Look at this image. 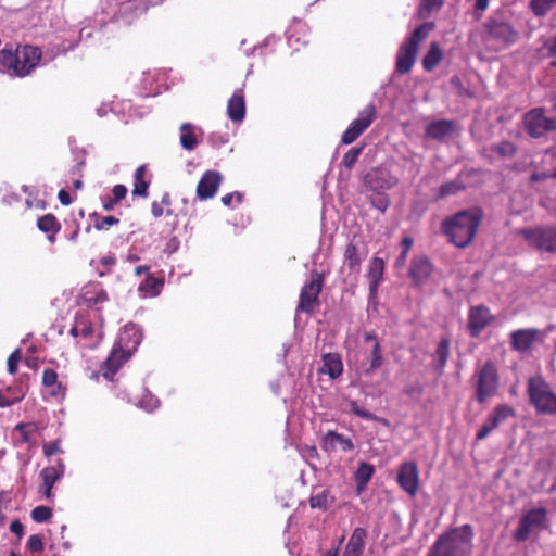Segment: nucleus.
Here are the masks:
<instances>
[{
    "label": "nucleus",
    "mask_w": 556,
    "mask_h": 556,
    "mask_svg": "<svg viewBox=\"0 0 556 556\" xmlns=\"http://www.w3.org/2000/svg\"><path fill=\"white\" fill-rule=\"evenodd\" d=\"M146 166L140 165L135 172L134 195L147 197L149 182L144 180Z\"/></svg>",
    "instance_id": "nucleus-33"
},
{
    "label": "nucleus",
    "mask_w": 556,
    "mask_h": 556,
    "mask_svg": "<svg viewBox=\"0 0 556 556\" xmlns=\"http://www.w3.org/2000/svg\"><path fill=\"white\" fill-rule=\"evenodd\" d=\"M324 275L318 271L311 274L309 280L302 287L298 311L312 313L315 304L318 301V296L323 290Z\"/></svg>",
    "instance_id": "nucleus-10"
},
{
    "label": "nucleus",
    "mask_w": 556,
    "mask_h": 556,
    "mask_svg": "<svg viewBox=\"0 0 556 556\" xmlns=\"http://www.w3.org/2000/svg\"><path fill=\"white\" fill-rule=\"evenodd\" d=\"M180 144L188 151H192L198 144L193 126L189 123H185L180 126Z\"/></svg>",
    "instance_id": "nucleus-31"
},
{
    "label": "nucleus",
    "mask_w": 556,
    "mask_h": 556,
    "mask_svg": "<svg viewBox=\"0 0 556 556\" xmlns=\"http://www.w3.org/2000/svg\"><path fill=\"white\" fill-rule=\"evenodd\" d=\"M498 388V375L495 365L486 362L477 374L476 396L479 403H484L493 396Z\"/></svg>",
    "instance_id": "nucleus-8"
},
{
    "label": "nucleus",
    "mask_w": 556,
    "mask_h": 556,
    "mask_svg": "<svg viewBox=\"0 0 556 556\" xmlns=\"http://www.w3.org/2000/svg\"><path fill=\"white\" fill-rule=\"evenodd\" d=\"M443 4V0H421L419 7L420 17H427L431 12L439 11Z\"/></svg>",
    "instance_id": "nucleus-42"
},
{
    "label": "nucleus",
    "mask_w": 556,
    "mask_h": 556,
    "mask_svg": "<svg viewBox=\"0 0 556 556\" xmlns=\"http://www.w3.org/2000/svg\"><path fill=\"white\" fill-rule=\"evenodd\" d=\"M42 383L45 387L52 388L51 393L58 394L61 389V384L58 382V374L50 368H47L42 372Z\"/></svg>",
    "instance_id": "nucleus-39"
},
{
    "label": "nucleus",
    "mask_w": 556,
    "mask_h": 556,
    "mask_svg": "<svg viewBox=\"0 0 556 556\" xmlns=\"http://www.w3.org/2000/svg\"><path fill=\"white\" fill-rule=\"evenodd\" d=\"M522 124L526 132L534 139L556 131V117L546 116L544 108H534L528 111L522 117Z\"/></svg>",
    "instance_id": "nucleus-5"
},
{
    "label": "nucleus",
    "mask_w": 556,
    "mask_h": 556,
    "mask_svg": "<svg viewBox=\"0 0 556 556\" xmlns=\"http://www.w3.org/2000/svg\"><path fill=\"white\" fill-rule=\"evenodd\" d=\"M547 510L545 508H534L528 511L519 521V526L515 532V539L525 542L530 534L545 527Z\"/></svg>",
    "instance_id": "nucleus-11"
},
{
    "label": "nucleus",
    "mask_w": 556,
    "mask_h": 556,
    "mask_svg": "<svg viewBox=\"0 0 556 556\" xmlns=\"http://www.w3.org/2000/svg\"><path fill=\"white\" fill-rule=\"evenodd\" d=\"M364 339L367 342H372V344H375L376 342H379L377 339V336L374 332H366L364 334Z\"/></svg>",
    "instance_id": "nucleus-63"
},
{
    "label": "nucleus",
    "mask_w": 556,
    "mask_h": 556,
    "mask_svg": "<svg viewBox=\"0 0 556 556\" xmlns=\"http://www.w3.org/2000/svg\"><path fill=\"white\" fill-rule=\"evenodd\" d=\"M63 467H47L41 470L40 478L42 479V488L43 494L46 498H50L52 496V488L54 483L62 477Z\"/></svg>",
    "instance_id": "nucleus-28"
},
{
    "label": "nucleus",
    "mask_w": 556,
    "mask_h": 556,
    "mask_svg": "<svg viewBox=\"0 0 556 556\" xmlns=\"http://www.w3.org/2000/svg\"><path fill=\"white\" fill-rule=\"evenodd\" d=\"M443 52L438 42H431L427 54L422 59V66L427 72L432 71L442 60Z\"/></svg>",
    "instance_id": "nucleus-30"
},
{
    "label": "nucleus",
    "mask_w": 556,
    "mask_h": 556,
    "mask_svg": "<svg viewBox=\"0 0 556 556\" xmlns=\"http://www.w3.org/2000/svg\"><path fill=\"white\" fill-rule=\"evenodd\" d=\"M117 202H114L113 198H110L103 202V208L105 211H112Z\"/></svg>",
    "instance_id": "nucleus-62"
},
{
    "label": "nucleus",
    "mask_w": 556,
    "mask_h": 556,
    "mask_svg": "<svg viewBox=\"0 0 556 556\" xmlns=\"http://www.w3.org/2000/svg\"><path fill=\"white\" fill-rule=\"evenodd\" d=\"M374 466L367 463H361L358 466L356 472H355V480L357 483L358 491H362L368 481L371 479L374 475Z\"/></svg>",
    "instance_id": "nucleus-34"
},
{
    "label": "nucleus",
    "mask_w": 556,
    "mask_h": 556,
    "mask_svg": "<svg viewBox=\"0 0 556 556\" xmlns=\"http://www.w3.org/2000/svg\"><path fill=\"white\" fill-rule=\"evenodd\" d=\"M27 547L31 552H41L43 549L42 539L39 534H33L29 536Z\"/></svg>",
    "instance_id": "nucleus-49"
},
{
    "label": "nucleus",
    "mask_w": 556,
    "mask_h": 556,
    "mask_svg": "<svg viewBox=\"0 0 556 556\" xmlns=\"http://www.w3.org/2000/svg\"><path fill=\"white\" fill-rule=\"evenodd\" d=\"M41 51L33 46H24L15 51L3 49L0 51V65L13 76L28 75L39 63Z\"/></svg>",
    "instance_id": "nucleus-3"
},
{
    "label": "nucleus",
    "mask_w": 556,
    "mask_h": 556,
    "mask_svg": "<svg viewBox=\"0 0 556 556\" xmlns=\"http://www.w3.org/2000/svg\"><path fill=\"white\" fill-rule=\"evenodd\" d=\"M556 5V0H530L529 8L536 17H544Z\"/></svg>",
    "instance_id": "nucleus-35"
},
{
    "label": "nucleus",
    "mask_w": 556,
    "mask_h": 556,
    "mask_svg": "<svg viewBox=\"0 0 556 556\" xmlns=\"http://www.w3.org/2000/svg\"><path fill=\"white\" fill-rule=\"evenodd\" d=\"M433 28V23H424L417 27L407 41L400 47L396 56V73L404 75L412 70L416 61L419 43L429 36Z\"/></svg>",
    "instance_id": "nucleus-4"
},
{
    "label": "nucleus",
    "mask_w": 556,
    "mask_h": 556,
    "mask_svg": "<svg viewBox=\"0 0 556 556\" xmlns=\"http://www.w3.org/2000/svg\"><path fill=\"white\" fill-rule=\"evenodd\" d=\"M366 538L367 532L364 528H355L352 532V535L345 546L342 556H362L365 547Z\"/></svg>",
    "instance_id": "nucleus-24"
},
{
    "label": "nucleus",
    "mask_w": 556,
    "mask_h": 556,
    "mask_svg": "<svg viewBox=\"0 0 556 556\" xmlns=\"http://www.w3.org/2000/svg\"><path fill=\"white\" fill-rule=\"evenodd\" d=\"M464 185L457 180L448 181L446 184H443L439 189L438 197L440 199L456 194L460 190H463Z\"/></svg>",
    "instance_id": "nucleus-40"
},
{
    "label": "nucleus",
    "mask_w": 556,
    "mask_h": 556,
    "mask_svg": "<svg viewBox=\"0 0 556 556\" xmlns=\"http://www.w3.org/2000/svg\"><path fill=\"white\" fill-rule=\"evenodd\" d=\"M472 540L473 530L469 525L453 528L438 538L429 556H470Z\"/></svg>",
    "instance_id": "nucleus-2"
},
{
    "label": "nucleus",
    "mask_w": 556,
    "mask_h": 556,
    "mask_svg": "<svg viewBox=\"0 0 556 556\" xmlns=\"http://www.w3.org/2000/svg\"><path fill=\"white\" fill-rule=\"evenodd\" d=\"M321 447L327 453L351 452L354 450V443L349 437L336 431H328L321 439Z\"/></svg>",
    "instance_id": "nucleus-19"
},
{
    "label": "nucleus",
    "mask_w": 556,
    "mask_h": 556,
    "mask_svg": "<svg viewBox=\"0 0 556 556\" xmlns=\"http://www.w3.org/2000/svg\"><path fill=\"white\" fill-rule=\"evenodd\" d=\"M118 219L114 216H104V217H101V218H98L96 224H94V228L97 230H106L109 229L110 227L114 226V225H117L118 224Z\"/></svg>",
    "instance_id": "nucleus-47"
},
{
    "label": "nucleus",
    "mask_w": 556,
    "mask_h": 556,
    "mask_svg": "<svg viewBox=\"0 0 556 556\" xmlns=\"http://www.w3.org/2000/svg\"><path fill=\"white\" fill-rule=\"evenodd\" d=\"M384 271V262L382 258L375 256L369 264L368 270V280H369V291L370 295H376L379 283L382 279Z\"/></svg>",
    "instance_id": "nucleus-25"
},
{
    "label": "nucleus",
    "mask_w": 556,
    "mask_h": 556,
    "mask_svg": "<svg viewBox=\"0 0 556 556\" xmlns=\"http://www.w3.org/2000/svg\"><path fill=\"white\" fill-rule=\"evenodd\" d=\"M402 247H403V251L404 252H407L410 250V248L413 247V239L409 238V237H405L403 240H402Z\"/></svg>",
    "instance_id": "nucleus-61"
},
{
    "label": "nucleus",
    "mask_w": 556,
    "mask_h": 556,
    "mask_svg": "<svg viewBox=\"0 0 556 556\" xmlns=\"http://www.w3.org/2000/svg\"><path fill=\"white\" fill-rule=\"evenodd\" d=\"M456 129L452 121L441 119L430 123L426 128L427 137L435 140H442L450 137Z\"/></svg>",
    "instance_id": "nucleus-22"
},
{
    "label": "nucleus",
    "mask_w": 556,
    "mask_h": 556,
    "mask_svg": "<svg viewBox=\"0 0 556 556\" xmlns=\"http://www.w3.org/2000/svg\"><path fill=\"white\" fill-rule=\"evenodd\" d=\"M163 203H166V204L169 203L167 195H165L163 198L162 203H157V202L152 203L151 212L154 217L159 218L163 215V205H162Z\"/></svg>",
    "instance_id": "nucleus-53"
},
{
    "label": "nucleus",
    "mask_w": 556,
    "mask_h": 556,
    "mask_svg": "<svg viewBox=\"0 0 556 556\" xmlns=\"http://www.w3.org/2000/svg\"><path fill=\"white\" fill-rule=\"evenodd\" d=\"M493 320L490 309L485 306H475L469 312V331L471 337H478L481 331Z\"/></svg>",
    "instance_id": "nucleus-20"
},
{
    "label": "nucleus",
    "mask_w": 556,
    "mask_h": 556,
    "mask_svg": "<svg viewBox=\"0 0 556 556\" xmlns=\"http://www.w3.org/2000/svg\"><path fill=\"white\" fill-rule=\"evenodd\" d=\"M483 28L485 30V40L495 41L501 47H508L519 38V33L515 27L501 17L488 20Z\"/></svg>",
    "instance_id": "nucleus-6"
},
{
    "label": "nucleus",
    "mask_w": 556,
    "mask_h": 556,
    "mask_svg": "<svg viewBox=\"0 0 556 556\" xmlns=\"http://www.w3.org/2000/svg\"><path fill=\"white\" fill-rule=\"evenodd\" d=\"M407 254H408L407 252L402 251V253L399 255V257L395 261L396 268H402L405 265Z\"/></svg>",
    "instance_id": "nucleus-60"
},
{
    "label": "nucleus",
    "mask_w": 556,
    "mask_h": 556,
    "mask_svg": "<svg viewBox=\"0 0 556 556\" xmlns=\"http://www.w3.org/2000/svg\"><path fill=\"white\" fill-rule=\"evenodd\" d=\"M529 393L532 404L540 413L556 414V394L545 381L541 379L530 380Z\"/></svg>",
    "instance_id": "nucleus-7"
},
{
    "label": "nucleus",
    "mask_w": 556,
    "mask_h": 556,
    "mask_svg": "<svg viewBox=\"0 0 556 556\" xmlns=\"http://www.w3.org/2000/svg\"><path fill=\"white\" fill-rule=\"evenodd\" d=\"M124 336H126L127 338V343L124 344L122 348L127 352L134 353L142 339L140 330L137 328L136 325L129 324L124 327L123 331L118 336V339H122Z\"/></svg>",
    "instance_id": "nucleus-29"
},
{
    "label": "nucleus",
    "mask_w": 556,
    "mask_h": 556,
    "mask_svg": "<svg viewBox=\"0 0 556 556\" xmlns=\"http://www.w3.org/2000/svg\"><path fill=\"white\" fill-rule=\"evenodd\" d=\"M363 146L352 148L343 155L342 163L346 168H352L355 165L358 156L363 151Z\"/></svg>",
    "instance_id": "nucleus-45"
},
{
    "label": "nucleus",
    "mask_w": 556,
    "mask_h": 556,
    "mask_svg": "<svg viewBox=\"0 0 556 556\" xmlns=\"http://www.w3.org/2000/svg\"><path fill=\"white\" fill-rule=\"evenodd\" d=\"M81 318L83 317H76L75 318V323L73 325V327L71 328L70 330V333L74 337V338H78L79 337V330H80V325H81Z\"/></svg>",
    "instance_id": "nucleus-58"
},
{
    "label": "nucleus",
    "mask_w": 556,
    "mask_h": 556,
    "mask_svg": "<svg viewBox=\"0 0 556 556\" xmlns=\"http://www.w3.org/2000/svg\"><path fill=\"white\" fill-rule=\"evenodd\" d=\"M321 374L328 375L331 379L341 376L343 365L341 357L337 353H328L323 356V366L319 369Z\"/></svg>",
    "instance_id": "nucleus-26"
},
{
    "label": "nucleus",
    "mask_w": 556,
    "mask_h": 556,
    "mask_svg": "<svg viewBox=\"0 0 556 556\" xmlns=\"http://www.w3.org/2000/svg\"><path fill=\"white\" fill-rule=\"evenodd\" d=\"M60 451V445L58 441L50 442L43 445V453L46 456L50 457Z\"/></svg>",
    "instance_id": "nucleus-54"
},
{
    "label": "nucleus",
    "mask_w": 556,
    "mask_h": 556,
    "mask_svg": "<svg viewBox=\"0 0 556 556\" xmlns=\"http://www.w3.org/2000/svg\"><path fill=\"white\" fill-rule=\"evenodd\" d=\"M24 395H20L13 399H8L4 396L2 392H0V407H9L13 405L15 402H18L23 399Z\"/></svg>",
    "instance_id": "nucleus-55"
},
{
    "label": "nucleus",
    "mask_w": 556,
    "mask_h": 556,
    "mask_svg": "<svg viewBox=\"0 0 556 556\" xmlns=\"http://www.w3.org/2000/svg\"><path fill=\"white\" fill-rule=\"evenodd\" d=\"M52 516L51 508L47 506H37L31 510V518L36 522H45Z\"/></svg>",
    "instance_id": "nucleus-46"
},
{
    "label": "nucleus",
    "mask_w": 556,
    "mask_h": 556,
    "mask_svg": "<svg viewBox=\"0 0 556 556\" xmlns=\"http://www.w3.org/2000/svg\"><path fill=\"white\" fill-rule=\"evenodd\" d=\"M513 350L525 353L541 339V331L534 328L515 330L509 334Z\"/></svg>",
    "instance_id": "nucleus-15"
},
{
    "label": "nucleus",
    "mask_w": 556,
    "mask_h": 556,
    "mask_svg": "<svg viewBox=\"0 0 556 556\" xmlns=\"http://www.w3.org/2000/svg\"><path fill=\"white\" fill-rule=\"evenodd\" d=\"M376 118V109L372 104L362 110L348 129L342 135V143L350 144L354 142L374 122Z\"/></svg>",
    "instance_id": "nucleus-12"
},
{
    "label": "nucleus",
    "mask_w": 556,
    "mask_h": 556,
    "mask_svg": "<svg viewBox=\"0 0 556 556\" xmlns=\"http://www.w3.org/2000/svg\"><path fill=\"white\" fill-rule=\"evenodd\" d=\"M22 359V352L20 349H16L8 358V371L13 375L17 370V365Z\"/></svg>",
    "instance_id": "nucleus-48"
},
{
    "label": "nucleus",
    "mask_w": 556,
    "mask_h": 556,
    "mask_svg": "<svg viewBox=\"0 0 556 556\" xmlns=\"http://www.w3.org/2000/svg\"><path fill=\"white\" fill-rule=\"evenodd\" d=\"M37 226L41 231L47 233H56L60 230V224L52 214H46L39 217Z\"/></svg>",
    "instance_id": "nucleus-37"
},
{
    "label": "nucleus",
    "mask_w": 556,
    "mask_h": 556,
    "mask_svg": "<svg viewBox=\"0 0 556 556\" xmlns=\"http://www.w3.org/2000/svg\"><path fill=\"white\" fill-rule=\"evenodd\" d=\"M519 235L532 247L556 252V227H536L519 230Z\"/></svg>",
    "instance_id": "nucleus-9"
},
{
    "label": "nucleus",
    "mask_w": 556,
    "mask_h": 556,
    "mask_svg": "<svg viewBox=\"0 0 556 556\" xmlns=\"http://www.w3.org/2000/svg\"><path fill=\"white\" fill-rule=\"evenodd\" d=\"M513 415L514 409L510 406L506 404L497 405L477 432L476 439L478 441L484 440L493 430Z\"/></svg>",
    "instance_id": "nucleus-14"
},
{
    "label": "nucleus",
    "mask_w": 556,
    "mask_h": 556,
    "mask_svg": "<svg viewBox=\"0 0 556 556\" xmlns=\"http://www.w3.org/2000/svg\"><path fill=\"white\" fill-rule=\"evenodd\" d=\"M450 355V341L447 339H442L437 348L435 356L439 363V366L442 368L445 366Z\"/></svg>",
    "instance_id": "nucleus-41"
},
{
    "label": "nucleus",
    "mask_w": 556,
    "mask_h": 556,
    "mask_svg": "<svg viewBox=\"0 0 556 556\" xmlns=\"http://www.w3.org/2000/svg\"><path fill=\"white\" fill-rule=\"evenodd\" d=\"M344 260L351 270H358L363 255L358 252L356 245L350 243L344 251Z\"/></svg>",
    "instance_id": "nucleus-36"
},
{
    "label": "nucleus",
    "mask_w": 556,
    "mask_h": 556,
    "mask_svg": "<svg viewBox=\"0 0 556 556\" xmlns=\"http://www.w3.org/2000/svg\"><path fill=\"white\" fill-rule=\"evenodd\" d=\"M127 194V188L124 185H115L112 189V198L114 202H119Z\"/></svg>",
    "instance_id": "nucleus-51"
},
{
    "label": "nucleus",
    "mask_w": 556,
    "mask_h": 556,
    "mask_svg": "<svg viewBox=\"0 0 556 556\" xmlns=\"http://www.w3.org/2000/svg\"><path fill=\"white\" fill-rule=\"evenodd\" d=\"M516 153V144L507 140L493 143L483 149V155L490 161H495L497 159H511Z\"/></svg>",
    "instance_id": "nucleus-21"
},
{
    "label": "nucleus",
    "mask_w": 556,
    "mask_h": 556,
    "mask_svg": "<svg viewBox=\"0 0 556 556\" xmlns=\"http://www.w3.org/2000/svg\"><path fill=\"white\" fill-rule=\"evenodd\" d=\"M149 269H150V267H149V266H147V265H140V266L136 267V269H135V274H136L137 276H140V275H142V274H147V273L149 271Z\"/></svg>",
    "instance_id": "nucleus-64"
},
{
    "label": "nucleus",
    "mask_w": 556,
    "mask_h": 556,
    "mask_svg": "<svg viewBox=\"0 0 556 556\" xmlns=\"http://www.w3.org/2000/svg\"><path fill=\"white\" fill-rule=\"evenodd\" d=\"M58 198L63 205H70L72 203L68 192L64 189L59 191Z\"/></svg>",
    "instance_id": "nucleus-57"
},
{
    "label": "nucleus",
    "mask_w": 556,
    "mask_h": 556,
    "mask_svg": "<svg viewBox=\"0 0 556 556\" xmlns=\"http://www.w3.org/2000/svg\"><path fill=\"white\" fill-rule=\"evenodd\" d=\"M11 532L16 534L18 538H22L24 534V526L18 520H14L10 526Z\"/></svg>",
    "instance_id": "nucleus-56"
},
{
    "label": "nucleus",
    "mask_w": 556,
    "mask_h": 556,
    "mask_svg": "<svg viewBox=\"0 0 556 556\" xmlns=\"http://www.w3.org/2000/svg\"><path fill=\"white\" fill-rule=\"evenodd\" d=\"M93 327L92 325L87 320L85 319L84 317L81 318V325H80V330H79V337L87 340L89 339L92 334H93Z\"/></svg>",
    "instance_id": "nucleus-50"
},
{
    "label": "nucleus",
    "mask_w": 556,
    "mask_h": 556,
    "mask_svg": "<svg viewBox=\"0 0 556 556\" xmlns=\"http://www.w3.org/2000/svg\"><path fill=\"white\" fill-rule=\"evenodd\" d=\"M227 114L232 122L243 121L245 116V102L242 89L236 90L232 97L229 99L227 105Z\"/></svg>",
    "instance_id": "nucleus-23"
},
{
    "label": "nucleus",
    "mask_w": 556,
    "mask_h": 556,
    "mask_svg": "<svg viewBox=\"0 0 556 556\" xmlns=\"http://www.w3.org/2000/svg\"><path fill=\"white\" fill-rule=\"evenodd\" d=\"M397 482L409 495H415L419 488L418 467L413 462L404 463L399 470Z\"/></svg>",
    "instance_id": "nucleus-16"
},
{
    "label": "nucleus",
    "mask_w": 556,
    "mask_h": 556,
    "mask_svg": "<svg viewBox=\"0 0 556 556\" xmlns=\"http://www.w3.org/2000/svg\"><path fill=\"white\" fill-rule=\"evenodd\" d=\"M222 180L223 177L218 172H205L197 186V197L202 201L212 199L217 193Z\"/></svg>",
    "instance_id": "nucleus-18"
},
{
    "label": "nucleus",
    "mask_w": 556,
    "mask_h": 556,
    "mask_svg": "<svg viewBox=\"0 0 556 556\" xmlns=\"http://www.w3.org/2000/svg\"><path fill=\"white\" fill-rule=\"evenodd\" d=\"M243 195L240 192L227 193L222 197V202L225 206H230L232 201L236 200L238 203H241Z\"/></svg>",
    "instance_id": "nucleus-52"
},
{
    "label": "nucleus",
    "mask_w": 556,
    "mask_h": 556,
    "mask_svg": "<svg viewBox=\"0 0 556 556\" xmlns=\"http://www.w3.org/2000/svg\"><path fill=\"white\" fill-rule=\"evenodd\" d=\"M383 364L382 349L379 342L372 344L371 353H370V364L364 369L363 374L365 376H371L377 369H379Z\"/></svg>",
    "instance_id": "nucleus-32"
},
{
    "label": "nucleus",
    "mask_w": 556,
    "mask_h": 556,
    "mask_svg": "<svg viewBox=\"0 0 556 556\" xmlns=\"http://www.w3.org/2000/svg\"><path fill=\"white\" fill-rule=\"evenodd\" d=\"M350 409L352 413H354L355 415H357L361 418H364L367 420H379V421H382L383 424H387L386 419H381V418L377 417L376 415H374L372 413L359 407L355 401L350 402Z\"/></svg>",
    "instance_id": "nucleus-44"
},
{
    "label": "nucleus",
    "mask_w": 556,
    "mask_h": 556,
    "mask_svg": "<svg viewBox=\"0 0 556 556\" xmlns=\"http://www.w3.org/2000/svg\"><path fill=\"white\" fill-rule=\"evenodd\" d=\"M364 182L371 190L380 191L394 187L397 178L386 168H372L364 177Z\"/></svg>",
    "instance_id": "nucleus-17"
},
{
    "label": "nucleus",
    "mask_w": 556,
    "mask_h": 556,
    "mask_svg": "<svg viewBox=\"0 0 556 556\" xmlns=\"http://www.w3.org/2000/svg\"><path fill=\"white\" fill-rule=\"evenodd\" d=\"M545 47L551 54L556 55V35L547 41Z\"/></svg>",
    "instance_id": "nucleus-59"
},
{
    "label": "nucleus",
    "mask_w": 556,
    "mask_h": 556,
    "mask_svg": "<svg viewBox=\"0 0 556 556\" xmlns=\"http://www.w3.org/2000/svg\"><path fill=\"white\" fill-rule=\"evenodd\" d=\"M162 282L153 276H148L146 280L139 286V291L149 292L151 295H156L160 292Z\"/></svg>",
    "instance_id": "nucleus-43"
},
{
    "label": "nucleus",
    "mask_w": 556,
    "mask_h": 556,
    "mask_svg": "<svg viewBox=\"0 0 556 556\" xmlns=\"http://www.w3.org/2000/svg\"><path fill=\"white\" fill-rule=\"evenodd\" d=\"M333 503V497L328 490H324L320 493L313 495L309 500L312 508H319L326 510Z\"/></svg>",
    "instance_id": "nucleus-38"
},
{
    "label": "nucleus",
    "mask_w": 556,
    "mask_h": 556,
    "mask_svg": "<svg viewBox=\"0 0 556 556\" xmlns=\"http://www.w3.org/2000/svg\"><path fill=\"white\" fill-rule=\"evenodd\" d=\"M431 264L427 258L413 260L409 275L416 285H421L431 274Z\"/></svg>",
    "instance_id": "nucleus-27"
},
{
    "label": "nucleus",
    "mask_w": 556,
    "mask_h": 556,
    "mask_svg": "<svg viewBox=\"0 0 556 556\" xmlns=\"http://www.w3.org/2000/svg\"><path fill=\"white\" fill-rule=\"evenodd\" d=\"M126 339V336H124L122 339H117L113 344L112 351L104 363L103 376L105 378L113 377L123 364L130 358L132 353L127 352L122 348L127 343Z\"/></svg>",
    "instance_id": "nucleus-13"
},
{
    "label": "nucleus",
    "mask_w": 556,
    "mask_h": 556,
    "mask_svg": "<svg viewBox=\"0 0 556 556\" xmlns=\"http://www.w3.org/2000/svg\"><path fill=\"white\" fill-rule=\"evenodd\" d=\"M482 218L478 207L463 210L444 219L442 231L457 248H466L473 241Z\"/></svg>",
    "instance_id": "nucleus-1"
}]
</instances>
